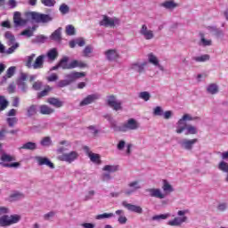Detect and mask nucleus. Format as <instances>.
<instances>
[{
    "label": "nucleus",
    "mask_w": 228,
    "mask_h": 228,
    "mask_svg": "<svg viewBox=\"0 0 228 228\" xmlns=\"http://www.w3.org/2000/svg\"><path fill=\"white\" fill-rule=\"evenodd\" d=\"M197 117H192L190 114H184L177 122H176V129L175 133L177 134H183L185 131V135L188 134H197V127L192 125H187L186 122H191L193 120H197Z\"/></svg>",
    "instance_id": "obj_1"
},
{
    "label": "nucleus",
    "mask_w": 228,
    "mask_h": 228,
    "mask_svg": "<svg viewBox=\"0 0 228 228\" xmlns=\"http://www.w3.org/2000/svg\"><path fill=\"white\" fill-rule=\"evenodd\" d=\"M105 118L109 120L110 127L116 132L127 133V131H136V129L140 127V123L134 118H129L120 126H118L117 121H115L110 115H107Z\"/></svg>",
    "instance_id": "obj_2"
},
{
    "label": "nucleus",
    "mask_w": 228,
    "mask_h": 228,
    "mask_svg": "<svg viewBox=\"0 0 228 228\" xmlns=\"http://www.w3.org/2000/svg\"><path fill=\"white\" fill-rule=\"evenodd\" d=\"M28 17H30L31 20L37 24H49V22H53V20L54 19L51 14L37 12H28Z\"/></svg>",
    "instance_id": "obj_3"
},
{
    "label": "nucleus",
    "mask_w": 228,
    "mask_h": 228,
    "mask_svg": "<svg viewBox=\"0 0 228 228\" xmlns=\"http://www.w3.org/2000/svg\"><path fill=\"white\" fill-rule=\"evenodd\" d=\"M4 38L6 40V45L9 46V48L6 50V54H13L15 50L20 47V44L17 42L15 36L10 31H6L4 33Z\"/></svg>",
    "instance_id": "obj_4"
},
{
    "label": "nucleus",
    "mask_w": 228,
    "mask_h": 228,
    "mask_svg": "<svg viewBox=\"0 0 228 228\" xmlns=\"http://www.w3.org/2000/svg\"><path fill=\"white\" fill-rule=\"evenodd\" d=\"M0 159L2 161L0 162V165L4 168H19V167H20V163L19 162L12 163V161H15V157L6 152H2L0 154Z\"/></svg>",
    "instance_id": "obj_5"
},
{
    "label": "nucleus",
    "mask_w": 228,
    "mask_h": 228,
    "mask_svg": "<svg viewBox=\"0 0 228 228\" xmlns=\"http://www.w3.org/2000/svg\"><path fill=\"white\" fill-rule=\"evenodd\" d=\"M20 222V216L19 215H4L0 216V227H10L13 224H19Z\"/></svg>",
    "instance_id": "obj_6"
},
{
    "label": "nucleus",
    "mask_w": 228,
    "mask_h": 228,
    "mask_svg": "<svg viewBox=\"0 0 228 228\" xmlns=\"http://www.w3.org/2000/svg\"><path fill=\"white\" fill-rule=\"evenodd\" d=\"M177 215V217H175L173 220H169L167 222V225H170L171 227H181V225H183V224L188 220V217L184 216L186 215V210H179Z\"/></svg>",
    "instance_id": "obj_7"
},
{
    "label": "nucleus",
    "mask_w": 228,
    "mask_h": 228,
    "mask_svg": "<svg viewBox=\"0 0 228 228\" xmlns=\"http://www.w3.org/2000/svg\"><path fill=\"white\" fill-rule=\"evenodd\" d=\"M99 25L104 28H115V26H120V19L103 15L102 19L99 21Z\"/></svg>",
    "instance_id": "obj_8"
},
{
    "label": "nucleus",
    "mask_w": 228,
    "mask_h": 228,
    "mask_svg": "<svg viewBox=\"0 0 228 228\" xmlns=\"http://www.w3.org/2000/svg\"><path fill=\"white\" fill-rule=\"evenodd\" d=\"M77 158H79V153H77V151H70L69 153H63L57 157L59 161H65L66 163H74V161H76Z\"/></svg>",
    "instance_id": "obj_9"
},
{
    "label": "nucleus",
    "mask_w": 228,
    "mask_h": 228,
    "mask_svg": "<svg viewBox=\"0 0 228 228\" xmlns=\"http://www.w3.org/2000/svg\"><path fill=\"white\" fill-rule=\"evenodd\" d=\"M128 188L124 190L125 195H133V193H135V191H138V190H142V185L140 184L139 181H133L130 182L127 184Z\"/></svg>",
    "instance_id": "obj_10"
},
{
    "label": "nucleus",
    "mask_w": 228,
    "mask_h": 228,
    "mask_svg": "<svg viewBox=\"0 0 228 228\" xmlns=\"http://www.w3.org/2000/svg\"><path fill=\"white\" fill-rule=\"evenodd\" d=\"M139 33L144 40H152L155 37L154 30L150 29L145 24L142 25Z\"/></svg>",
    "instance_id": "obj_11"
},
{
    "label": "nucleus",
    "mask_w": 228,
    "mask_h": 228,
    "mask_svg": "<svg viewBox=\"0 0 228 228\" xmlns=\"http://www.w3.org/2000/svg\"><path fill=\"white\" fill-rule=\"evenodd\" d=\"M199 142V139H181L178 143L181 146L182 149H184L185 151H191L193 149V145Z\"/></svg>",
    "instance_id": "obj_12"
},
{
    "label": "nucleus",
    "mask_w": 228,
    "mask_h": 228,
    "mask_svg": "<svg viewBox=\"0 0 228 228\" xmlns=\"http://www.w3.org/2000/svg\"><path fill=\"white\" fill-rule=\"evenodd\" d=\"M146 193H148L149 197H152L154 199H165L167 194H165L161 189L159 188H148L145 190Z\"/></svg>",
    "instance_id": "obj_13"
},
{
    "label": "nucleus",
    "mask_w": 228,
    "mask_h": 228,
    "mask_svg": "<svg viewBox=\"0 0 228 228\" xmlns=\"http://www.w3.org/2000/svg\"><path fill=\"white\" fill-rule=\"evenodd\" d=\"M107 104L110 106V108H113L115 111L122 110V102L117 100V98L113 95L107 97Z\"/></svg>",
    "instance_id": "obj_14"
},
{
    "label": "nucleus",
    "mask_w": 228,
    "mask_h": 228,
    "mask_svg": "<svg viewBox=\"0 0 228 228\" xmlns=\"http://www.w3.org/2000/svg\"><path fill=\"white\" fill-rule=\"evenodd\" d=\"M85 76H86L85 72L73 71L65 75V80L70 85V83H74V81L80 79V77H85Z\"/></svg>",
    "instance_id": "obj_15"
},
{
    "label": "nucleus",
    "mask_w": 228,
    "mask_h": 228,
    "mask_svg": "<svg viewBox=\"0 0 228 228\" xmlns=\"http://www.w3.org/2000/svg\"><path fill=\"white\" fill-rule=\"evenodd\" d=\"M104 55L108 61H118V59H120V53L116 49L105 51Z\"/></svg>",
    "instance_id": "obj_16"
},
{
    "label": "nucleus",
    "mask_w": 228,
    "mask_h": 228,
    "mask_svg": "<svg viewBox=\"0 0 228 228\" xmlns=\"http://www.w3.org/2000/svg\"><path fill=\"white\" fill-rule=\"evenodd\" d=\"M98 99H101V94H93L87 95L83 99L82 102H80V106H88V104H92V102H95Z\"/></svg>",
    "instance_id": "obj_17"
},
{
    "label": "nucleus",
    "mask_w": 228,
    "mask_h": 228,
    "mask_svg": "<svg viewBox=\"0 0 228 228\" xmlns=\"http://www.w3.org/2000/svg\"><path fill=\"white\" fill-rule=\"evenodd\" d=\"M84 151L86 152L90 160L93 163H96L97 165H101V156H99V154L92 152L90 151V148H88V146H85Z\"/></svg>",
    "instance_id": "obj_18"
},
{
    "label": "nucleus",
    "mask_w": 228,
    "mask_h": 228,
    "mask_svg": "<svg viewBox=\"0 0 228 228\" xmlns=\"http://www.w3.org/2000/svg\"><path fill=\"white\" fill-rule=\"evenodd\" d=\"M122 206L128 209V211H132L133 213H138L139 215H142V213H143V209L142 208V207L127 203V201H123Z\"/></svg>",
    "instance_id": "obj_19"
},
{
    "label": "nucleus",
    "mask_w": 228,
    "mask_h": 228,
    "mask_svg": "<svg viewBox=\"0 0 228 228\" xmlns=\"http://www.w3.org/2000/svg\"><path fill=\"white\" fill-rule=\"evenodd\" d=\"M35 159L40 167L46 165V167H49V168H52V169L54 168V164L53 162H51V160L45 157L37 156V157H35Z\"/></svg>",
    "instance_id": "obj_20"
},
{
    "label": "nucleus",
    "mask_w": 228,
    "mask_h": 228,
    "mask_svg": "<svg viewBox=\"0 0 228 228\" xmlns=\"http://www.w3.org/2000/svg\"><path fill=\"white\" fill-rule=\"evenodd\" d=\"M86 67H88V64L83 62V61L74 60L70 63H69V67H66V69H69V70H72V69H85Z\"/></svg>",
    "instance_id": "obj_21"
},
{
    "label": "nucleus",
    "mask_w": 228,
    "mask_h": 228,
    "mask_svg": "<svg viewBox=\"0 0 228 228\" xmlns=\"http://www.w3.org/2000/svg\"><path fill=\"white\" fill-rule=\"evenodd\" d=\"M13 22L16 27H19V26H25V24H27L28 20H26L20 17V12H15L14 15H13Z\"/></svg>",
    "instance_id": "obj_22"
},
{
    "label": "nucleus",
    "mask_w": 228,
    "mask_h": 228,
    "mask_svg": "<svg viewBox=\"0 0 228 228\" xmlns=\"http://www.w3.org/2000/svg\"><path fill=\"white\" fill-rule=\"evenodd\" d=\"M130 70H134V72H139L142 74L145 70V63L134 62L130 65Z\"/></svg>",
    "instance_id": "obj_23"
},
{
    "label": "nucleus",
    "mask_w": 228,
    "mask_h": 228,
    "mask_svg": "<svg viewBox=\"0 0 228 228\" xmlns=\"http://www.w3.org/2000/svg\"><path fill=\"white\" fill-rule=\"evenodd\" d=\"M45 58V55H39L35 62L32 64L33 69H43L44 68V60Z\"/></svg>",
    "instance_id": "obj_24"
},
{
    "label": "nucleus",
    "mask_w": 228,
    "mask_h": 228,
    "mask_svg": "<svg viewBox=\"0 0 228 228\" xmlns=\"http://www.w3.org/2000/svg\"><path fill=\"white\" fill-rule=\"evenodd\" d=\"M39 113H41V115H52V113H54V110L47 105H40Z\"/></svg>",
    "instance_id": "obj_25"
},
{
    "label": "nucleus",
    "mask_w": 228,
    "mask_h": 228,
    "mask_svg": "<svg viewBox=\"0 0 228 228\" xmlns=\"http://www.w3.org/2000/svg\"><path fill=\"white\" fill-rule=\"evenodd\" d=\"M209 54H203L200 56H194L192 57V61H196L197 63H204L205 61H209L210 60Z\"/></svg>",
    "instance_id": "obj_26"
},
{
    "label": "nucleus",
    "mask_w": 228,
    "mask_h": 228,
    "mask_svg": "<svg viewBox=\"0 0 228 228\" xmlns=\"http://www.w3.org/2000/svg\"><path fill=\"white\" fill-rule=\"evenodd\" d=\"M161 6L166 8V10H174V8H177V4L174 0H167L162 3Z\"/></svg>",
    "instance_id": "obj_27"
},
{
    "label": "nucleus",
    "mask_w": 228,
    "mask_h": 228,
    "mask_svg": "<svg viewBox=\"0 0 228 228\" xmlns=\"http://www.w3.org/2000/svg\"><path fill=\"white\" fill-rule=\"evenodd\" d=\"M116 215L118 216V222L121 224V225L127 224V217L124 216V210H117Z\"/></svg>",
    "instance_id": "obj_28"
},
{
    "label": "nucleus",
    "mask_w": 228,
    "mask_h": 228,
    "mask_svg": "<svg viewBox=\"0 0 228 228\" xmlns=\"http://www.w3.org/2000/svg\"><path fill=\"white\" fill-rule=\"evenodd\" d=\"M51 40L60 42L61 40V28H57L51 36Z\"/></svg>",
    "instance_id": "obj_29"
},
{
    "label": "nucleus",
    "mask_w": 228,
    "mask_h": 228,
    "mask_svg": "<svg viewBox=\"0 0 228 228\" xmlns=\"http://www.w3.org/2000/svg\"><path fill=\"white\" fill-rule=\"evenodd\" d=\"M46 56L50 61H54L58 58V50L56 48L49 50Z\"/></svg>",
    "instance_id": "obj_30"
},
{
    "label": "nucleus",
    "mask_w": 228,
    "mask_h": 228,
    "mask_svg": "<svg viewBox=\"0 0 228 228\" xmlns=\"http://www.w3.org/2000/svg\"><path fill=\"white\" fill-rule=\"evenodd\" d=\"M47 102L55 108H61V106H63V102L60 101L58 98H49Z\"/></svg>",
    "instance_id": "obj_31"
},
{
    "label": "nucleus",
    "mask_w": 228,
    "mask_h": 228,
    "mask_svg": "<svg viewBox=\"0 0 228 228\" xmlns=\"http://www.w3.org/2000/svg\"><path fill=\"white\" fill-rule=\"evenodd\" d=\"M208 29L210 33H213V35L218 38H220V37H224V31L220 30V28H217L216 27H208Z\"/></svg>",
    "instance_id": "obj_32"
},
{
    "label": "nucleus",
    "mask_w": 228,
    "mask_h": 228,
    "mask_svg": "<svg viewBox=\"0 0 228 228\" xmlns=\"http://www.w3.org/2000/svg\"><path fill=\"white\" fill-rule=\"evenodd\" d=\"M162 183V190L165 191V193H172V191H174V187L171 186L168 181L163 180Z\"/></svg>",
    "instance_id": "obj_33"
},
{
    "label": "nucleus",
    "mask_w": 228,
    "mask_h": 228,
    "mask_svg": "<svg viewBox=\"0 0 228 228\" xmlns=\"http://www.w3.org/2000/svg\"><path fill=\"white\" fill-rule=\"evenodd\" d=\"M20 149H24L25 151H36L37 149V143L33 142H28L24 143Z\"/></svg>",
    "instance_id": "obj_34"
},
{
    "label": "nucleus",
    "mask_w": 228,
    "mask_h": 228,
    "mask_svg": "<svg viewBox=\"0 0 228 228\" xmlns=\"http://www.w3.org/2000/svg\"><path fill=\"white\" fill-rule=\"evenodd\" d=\"M20 199H24V195L21 192H13L10 195L9 200L11 202H14L15 200H20Z\"/></svg>",
    "instance_id": "obj_35"
},
{
    "label": "nucleus",
    "mask_w": 228,
    "mask_h": 228,
    "mask_svg": "<svg viewBox=\"0 0 228 228\" xmlns=\"http://www.w3.org/2000/svg\"><path fill=\"white\" fill-rule=\"evenodd\" d=\"M207 92H208V94H211V95L218 94V86L216 84L208 85L207 87Z\"/></svg>",
    "instance_id": "obj_36"
},
{
    "label": "nucleus",
    "mask_w": 228,
    "mask_h": 228,
    "mask_svg": "<svg viewBox=\"0 0 228 228\" xmlns=\"http://www.w3.org/2000/svg\"><path fill=\"white\" fill-rule=\"evenodd\" d=\"M69 57L68 56H64L62 57V59L59 61V67H61V69H63V70H69Z\"/></svg>",
    "instance_id": "obj_37"
},
{
    "label": "nucleus",
    "mask_w": 228,
    "mask_h": 228,
    "mask_svg": "<svg viewBox=\"0 0 228 228\" xmlns=\"http://www.w3.org/2000/svg\"><path fill=\"white\" fill-rule=\"evenodd\" d=\"M171 216H172V214L170 213L160 214V215L154 216L152 217V220L159 222L161 220H167V218H170Z\"/></svg>",
    "instance_id": "obj_38"
},
{
    "label": "nucleus",
    "mask_w": 228,
    "mask_h": 228,
    "mask_svg": "<svg viewBox=\"0 0 228 228\" xmlns=\"http://www.w3.org/2000/svg\"><path fill=\"white\" fill-rule=\"evenodd\" d=\"M113 216H115V214L113 213H103V214L97 215L95 216V220H104L107 218H113Z\"/></svg>",
    "instance_id": "obj_39"
},
{
    "label": "nucleus",
    "mask_w": 228,
    "mask_h": 228,
    "mask_svg": "<svg viewBox=\"0 0 228 228\" xmlns=\"http://www.w3.org/2000/svg\"><path fill=\"white\" fill-rule=\"evenodd\" d=\"M218 170H221V172H224L225 174H228V163L224 160H222L219 162L217 166Z\"/></svg>",
    "instance_id": "obj_40"
},
{
    "label": "nucleus",
    "mask_w": 228,
    "mask_h": 228,
    "mask_svg": "<svg viewBox=\"0 0 228 228\" xmlns=\"http://www.w3.org/2000/svg\"><path fill=\"white\" fill-rule=\"evenodd\" d=\"M59 12L61 13V15H67V13L70 12V7H69V5L66 4H61L59 7Z\"/></svg>",
    "instance_id": "obj_41"
},
{
    "label": "nucleus",
    "mask_w": 228,
    "mask_h": 228,
    "mask_svg": "<svg viewBox=\"0 0 228 228\" xmlns=\"http://www.w3.org/2000/svg\"><path fill=\"white\" fill-rule=\"evenodd\" d=\"M211 44H213V41H211V39H206V37H204V36H202L201 39L199 43V45H201L202 47H208V46L211 45Z\"/></svg>",
    "instance_id": "obj_42"
},
{
    "label": "nucleus",
    "mask_w": 228,
    "mask_h": 228,
    "mask_svg": "<svg viewBox=\"0 0 228 228\" xmlns=\"http://www.w3.org/2000/svg\"><path fill=\"white\" fill-rule=\"evenodd\" d=\"M35 29H37L35 27H33L32 28H28V29H25L23 30L20 35L22 37H27L28 38L33 37V34L35 33Z\"/></svg>",
    "instance_id": "obj_43"
},
{
    "label": "nucleus",
    "mask_w": 228,
    "mask_h": 228,
    "mask_svg": "<svg viewBox=\"0 0 228 228\" xmlns=\"http://www.w3.org/2000/svg\"><path fill=\"white\" fill-rule=\"evenodd\" d=\"M139 99H142V101H145V102L151 101V93L147 91L139 93Z\"/></svg>",
    "instance_id": "obj_44"
},
{
    "label": "nucleus",
    "mask_w": 228,
    "mask_h": 228,
    "mask_svg": "<svg viewBox=\"0 0 228 228\" xmlns=\"http://www.w3.org/2000/svg\"><path fill=\"white\" fill-rule=\"evenodd\" d=\"M40 143L43 147H50V145L53 143V141L51 140V137L46 136L41 140Z\"/></svg>",
    "instance_id": "obj_45"
},
{
    "label": "nucleus",
    "mask_w": 228,
    "mask_h": 228,
    "mask_svg": "<svg viewBox=\"0 0 228 228\" xmlns=\"http://www.w3.org/2000/svg\"><path fill=\"white\" fill-rule=\"evenodd\" d=\"M148 60H149V61H150L152 65H154V66H156V65H158V63H159V60L158 57H157L156 55H154L153 53H150V54L148 55Z\"/></svg>",
    "instance_id": "obj_46"
},
{
    "label": "nucleus",
    "mask_w": 228,
    "mask_h": 228,
    "mask_svg": "<svg viewBox=\"0 0 228 228\" xmlns=\"http://www.w3.org/2000/svg\"><path fill=\"white\" fill-rule=\"evenodd\" d=\"M8 108V102L4 96H0V110L4 111Z\"/></svg>",
    "instance_id": "obj_47"
},
{
    "label": "nucleus",
    "mask_w": 228,
    "mask_h": 228,
    "mask_svg": "<svg viewBox=\"0 0 228 228\" xmlns=\"http://www.w3.org/2000/svg\"><path fill=\"white\" fill-rule=\"evenodd\" d=\"M28 117H33V115H37V105H31L27 109Z\"/></svg>",
    "instance_id": "obj_48"
},
{
    "label": "nucleus",
    "mask_w": 228,
    "mask_h": 228,
    "mask_svg": "<svg viewBox=\"0 0 228 228\" xmlns=\"http://www.w3.org/2000/svg\"><path fill=\"white\" fill-rule=\"evenodd\" d=\"M163 108L157 106L153 109V115L155 117H163L164 115Z\"/></svg>",
    "instance_id": "obj_49"
},
{
    "label": "nucleus",
    "mask_w": 228,
    "mask_h": 228,
    "mask_svg": "<svg viewBox=\"0 0 228 228\" xmlns=\"http://www.w3.org/2000/svg\"><path fill=\"white\" fill-rule=\"evenodd\" d=\"M102 170L104 172H110V173H113V172H117V170H118V167L117 166H111V165H106Z\"/></svg>",
    "instance_id": "obj_50"
},
{
    "label": "nucleus",
    "mask_w": 228,
    "mask_h": 228,
    "mask_svg": "<svg viewBox=\"0 0 228 228\" xmlns=\"http://www.w3.org/2000/svg\"><path fill=\"white\" fill-rule=\"evenodd\" d=\"M94 195H95V191H88L84 197V200L86 202L92 200V199H94Z\"/></svg>",
    "instance_id": "obj_51"
},
{
    "label": "nucleus",
    "mask_w": 228,
    "mask_h": 228,
    "mask_svg": "<svg viewBox=\"0 0 228 228\" xmlns=\"http://www.w3.org/2000/svg\"><path fill=\"white\" fill-rule=\"evenodd\" d=\"M66 33L67 35H69V37H72V35H76V28H74V26L72 25H68L66 27Z\"/></svg>",
    "instance_id": "obj_52"
},
{
    "label": "nucleus",
    "mask_w": 228,
    "mask_h": 228,
    "mask_svg": "<svg viewBox=\"0 0 228 228\" xmlns=\"http://www.w3.org/2000/svg\"><path fill=\"white\" fill-rule=\"evenodd\" d=\"M17 1L16 0H8L6 3V6L9 8V10H13L14 8H17Z\"/></svg>",
    "instance_id": "obj_53"
},
{
    "label": "nucleus",
    "mask_w": 228,
    "mask_h": 228,
    "mask_svg": "<svg viewBox=\"0 0 228 228\" xmlns=\"http://www.w3.org/2000/svg\"><path fill=\"white\" fill-rule=\"evenodd\" d=\"M19 119H17V118L13 117V118H7L6 122L9 126V127H13V126H15V124H17Z\"/></svg>",
    "instance_id": "obj_54"
},
{
    "label": "nucleus",
    "mask_w": 228,
    "mask_h": 228,
    "mask_svg": "<svg viewBox=\"0 0 228 228\" xmlns=\"http://www.w3.org/2000/svg\"><path fill=\"white\" fill-rule=\"evenodd\" d=\"M41 3L42 4H44V6H48V7H52L56 4L55 0H41Z\"/></svg>",
    "instance_id": "obj_55"
},
{
    "label": "nucleus",
    "mask_w": 228,
    "mask_h": 228,
    "mask_svg": "<svg viewBox=\"0 0 228 228\" xmlns=\"http://www.w3.org/2000/svg\"><path fill=\"white\" fill-rule=\"evenodd\" d=\"M35 53H32L30 56L27 57V67H28V69L33 67V60H35Z\"/></svg>",
    "instance_id": "obj_56"
},
{
    "label": "nucleus",
    "mask_w": 228,
    "mask_h": 228,
    "mask_svg": "<svg viewBox=\"0 0 228 228\" xmlns=\"http://www.w3.org/2000/svg\"><path fill=\"white\" fill-rule=\"evenodd\" d=\"M49 92H51V87L47 86L45 90L38 93V94H37L38 99H40L42 97H45V95H47L49 94Z\"/></svg>",
    "instance_id": "obj_57"
},
{
    "label": "nucleus",
    "mask_w": 228,
    "mask_h": 228,
    "mask_svg": "<svg viewBox=\"0 0 228 228\" xmlns=\"http://www.w3.org/2000/svg\"><path fill=\"white\" fill-rule=\"evenodd\" d=\"M18 88L21 90V92H26V90H28V86L26 85V82L18 81Z\"/></svg>",
    "instance_id": "obj_58"
},
{
    "label": "nucleus",
    "mask_w": 228,
    "mask_h": 228,
    "mask_svg": "<svg viewBox=\"0 0 228 228\" xmlns=\"http://www.w3.org/2000/svg\"><path fill=\"white\" fill-rule=\"evenodd\" d=\"M225 209H227V203L223 202V203L218 204V206H217L218 211L224 212V211H225Z\"/></svg>",
    "instance_id": "obj_59"
},
{
    "label": "nucleus",
    "mask_w": 228,
    "mask_h": 228,
    "mask_svg": "<svg viewBox=\"0 0 228 228\" xmlns=\"http://www.w3.org/2000/svg\"><path fill=\"white\" fill-rule=\"evenodd\" d=\"M47 40V37L44 35H39L36 37V41L39 42L40 44H44Z\"/></svg>",
    "instance_id": "obj_60"
},
{
    "label": "nucleus",
    "mask_w": 228,
    "mask_h": 228,
    "mask_svg": "<svg viewBox=\"0 0 228 228\" xmlns=\"http://www.w3.org/2000/svg\"><path fill=\"white\" fill-rule=\"evenodd\" d=\"M172 115H174V112H172V110H167L164 112L162 117H164L166 120H168L169 118H172Z\"/></svg>",
    "instance_id": "obj_61"
},
{
    "label": "nucleus",
    "mask_w": 228,
    "mask_h": 228,
    "mask_svg": "<svg viewBox=\"0 0 228 228\" xmlns=\"http://www.w3.org/2000/svg\"><path fill=\"white\" fill-rule=\"evenodd\" d=\"M92 51H94V48H92L91 45H87L84 49V56H88V54H91Z\"/></svg>",
    "instance_id": "obj_62"
},
{
    "label": "nucleus",
    "mask_w": 228,
    "mask_h": 228,
    "mask_svg": "<svg viewBox=\"0 0 228 228\" xmlns=\"http://www.w3.org/2000/svg\"><path fill=\"white\" fill-rule=\"evenodd\" d=\"M15 74V67H10L7 69V77H12V76H13Z\"/></svg>",
    "instance_id": "obj_63"
},
{
    "label": "nucleus",
    "mask_w": 228,
    "mask_h": 228,
    "mask_svg": "<svg viewBox=\"0 0 228 228\" xmlns=\"http://www.w3.org/2000/svg\"><path fill=\"white\" fill-rule=\"evenodd\" d=\"M33 90H40L42 88V82L37 81L32 86Z\"/></svg>",
    "instance_id": "obj_64"
}]
</instances>
